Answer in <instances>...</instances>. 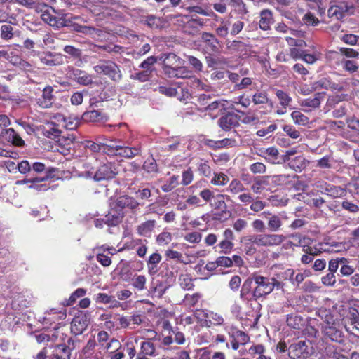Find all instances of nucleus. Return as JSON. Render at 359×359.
<instances>
[{"label": "nucleus", "instance_id": "obj_1", "mask_svg": "<svg viewBox=\"0 0 359 359\" xmlns=\"http://www.w3.org/2000/svg\"><path fill=\"white\" fill-rule=\"evenodd\" d=\"M86 148L93 154L107 156H118L120 157H134L140 155V151L135 148L123 147L116 144L114 141L98 144L91 141H88Z\"/></svg>", "mask_w": 359, "mask_h": 359}, {"label": "nucleus", "instance_id": "obj_2", "mask_svg": "<svg viewBox=\"0 0 359 359\" xmlns=\"http://www.w3.org/2000/svg\"><path fill=\"white\" fill-rule=\"evenodd\" d=\"M61 130L56 128L53 123H51V126L49 128L45 129L43 131L44 135L49 138L55 140L56 138H59L58 140L51 142L48 141L50 145L44 144V149L53 152L57 151L62 156H67L69 154L70 144L73 143L74 137L72 135H69L66 137L65 142L68 147H64L62 146V140L64 138H60ZM48 144V141H45Z\"/></svg>", "mask_w": 359, "mask_h": 359}, {"label": "nucleus", "instance_id": "obj_3", "mask_svg": "<svg viewBox=\"0 0 359 359\" xmlns=\"http://www.w3.org/2000/svg\"><path fill=\"white\" fill-rule=\"evenodd\" d=\"M286 239L283 234L260 233L248 237V241L258 247H276L280 245Z\"/></svg>", "mask_w": 359, "mask_h": 359}, {"label": "nucleus", "instance_id": "obj_4", "mask_svg": "<svg viewBox=\"0 0 359 359\" xmlns=\"http://www.w3.org/2000/svg\"><path fill=\"white\" fill-rule=\"evenodd\" d=\"M93 69L97 74L106 75L116 82L119 81L122 78L119 67L111 60H100L93 67Z\"/></svg>", "mask_w": 359, "mask_h": 359}, {"label": "nucleus", "instance_id": "obj_5", "mask_svg": "<svg viewBox=\"0 0 359 359\" xmlns=\"http://www.w3.org/2000/svg\"><path fill=\"white\" fill-rule=\"evenodd\" d=\"M226 198L229 199V196L218 194L215 196L213 200L210 202V206L214 210L219 211L215 214L214 218L215 219H226L231 216V212L227 210V205L225 201Z\"/></svg>", "mask_w": 359, "mask_h": 359}, {"label": "nucleus", "instance_id": "obj_6", "mask_svg": "<svg viewBox=\"0 0 359 359\" xmlns=\"http://www.w3.org/2000/svg\"><path fill=\"white\" fill-rule=\"evenodd\" d=\"M252 276L254 282L257 285L252 291V297L255 299H259L271 293V288L272 287L269 283V278L257 273H254Z\"/></svg>", "mask_w": 359, "mask_h": 359}, {"label": "nucleus", "instance_id": "obj_7", "mask_svg": "<svg viewBox=\"0 0 359 359\" xmlns=\"http://www.w3.org/2000/svg\"><path fill=\"white\" fill-rule=\"evenodd\" d=\"M90 323L88 314L80 312L74 316L71 323V332L75 335L81 334L88 327Z\"/></svg>", "mask_w": 359, "mask_h": 359}, {"label": "nucleus", "instance_id": "obj_8", "mask_svg": "<svg viewBox=\"0 0 359 359\" xmlns=\"http://www.w3.org/2000/svg\"><path fill=\"white\" fill-rule=\"evenodd\" d=\"M344 320L346 331L359 337V312L355 309H351Z\"/></svg>", "mask_w": 359, "mask_h": 359}, {"label": "nucleus", "instance_id": "obj_9", "mask_svg": "<svg viewBox=\"0 0 359 359\" xmlns=\"http://www.w3.org/2000/svg\"><path fill=\"white\" fill-rule=\"evenodd\" d=\"M354 6L352 4L343 2L341 5H333L327 11V15L330 18L339 20L344 17L346 13L353 11Z\"/></svg>", "mask_w": 359, "mask_h": 359}, {"label": "nucleus", "instance_id": "obj_10", "mask_svg": "<svg viewBox=\"0 0 359 359\" xmlns=\"http://www.w3.org/2000/svg\"><path fill=\"white\" fill-rule=\"evenodd\" d=\"M233 108V102L226 100H219L210 102L205 107V111H208L210 114H215V116H217L218 114H223L226 110Z\"/></svg>", "mask_w": 359, "mask_h": 359}, {"label": "nucleus", "instance_id": "obj_11", "mask_svg": "<svg viewBox=\"0 0 359 359\" xmlns=\"http://www.w3.org/2000/svg\"><path fill=\"white\" fill-rule=\"evenodd\" d=\"M158 60L163 62V69L165 74L170 72V69H173L177 66L182 65L180 58L172 53L162 54L158 57Z\"/></svg>", "mask_w": 359, "mask_h": 359}, {"label": "nucleus", "instance_id": "obj_12", "mask_svg": "<svg viewBox=\"0 0 359 359\" xmlns=\"http://www.w3.org/2000/svg\"><path fill=\"white\" fill-rule=\"evenodd\" d=\"M322 332L325 337L333 341L341 343L343 341V332L337 329L334 323L328 320L323 326Z\"/></svg>", "mask_w": 359, "mask_h": 359}, {"label": "nucleus", "instance_id": "obj_13", "mask_svg": "<svg viewBox=\"0 0 359 359\" xmlns=\"http://www.w3.org/2000/svg\"><path fill=\"white\" fill-rule=\"evenodd\" d=\"M53 93V88L52 86H48L45 87L42 95L36 99L37 104L43 109L51 107L55 101V96Z\"/></svg>", "mask_w": 359, "mask_h": 359}, {"label": "nucleus", "instance_id": "obj_14", "mask_svg": "<svg viewBox=\"0 0 359 359\" xmlns=\"http://www.w3.org/2000/svg\"><path fill=\"white\" fill-rule=\"evenodd\" d=\"M262 215L267 219L268 229L273 232L278 231L280 229L283 225V219L286 217L283 215L272 214L268 211H264Z\"/></svg>", "mask_w": 359, "mask_h": 359}, {"label": "nucleus", "instance_id": "obj_15", "mask_svg": "<svg viewBox=\"0 0 359 359\" xmlns=\"http://www.w3.org/2000/svg\"><path fill=\"white\" fill-rule=\"evenodd\" d=\"M116 172L117 171L115 166L111 163H104L96 171L94 175V179L96 181L111 179L116 174Z\"/></svg>", "mask_w": 359, "mask_h": 359}, {"label": "nucleus", "instance_id": "obj_16", "mask_svg": "<svg viewBox=\"0 0 359 359\" xmlns=\"http://www.w3.org/2000/svg\"><path fill=\"white\" fill-rule=\"evenodd\" d=\"M70 77L82 86H89L93 84V76L91 74H88L85 71H83L79 69L72 68Z\"/></svg>", "mask_w": 359, "mask_h": 359}, {"label": "nucleus", "instance_id": "obj_17", "mask_svg": "<svg viewBox=\"0 0 359 359\" xmlns=\"http://www.w3.org/2000/svg\"><path fill=\"white\" fill-rule=\"evenodd\" d=\"M41 62L48 66H56L63 63V55L56 53L43 52L39 53Z\"/></svg>", "mask_w": 359, "mask_h": 359}, {"label": "nucleus", "instance_id": "obj_18", "mask_svg": "<svg viewBox=\"0 0 359 359\" xmlns=\"http://www.w3.org/2000/svg\"><path fill=\"white\" fill-rule=\"evenodd\" d=\"M1 135L8 142L16 147H23L25 141L20 135L12 128L1 130Z\"/></svg>", "mask_w": 359, "mask_h": 359}, {"label": "nucleus", "instance_id": "obj_19", "mask_svg": "<svg viewBox=\"0 0 359 359\" xmlns=\"http://www.w3.org/2000/svg\"><path fill=\"white\" fill-rule=\"evenodd\" d=\"M325 93H317L313 97H308L300 101V105L302 107L308 108L305 111H309L312 109L318 108L321 102L324 100Z\"/></svg>", "mask_w": 359, "mask_h": 359}, {"label": "nucleus", "instance_id": "obj_20", "mask_svg": "<svg viewBox=\"0 0 359 359\" xmlns=\"http://www.w3.org/2000/svg\"><path fill=\"white\" fill-rule=\"evenodd\" d=\"M124 213L118 208H111L109 213L104 217V224L114 226L120 224L123 217Z\"/></svg>", "mask_w": 359, "mask_h": 359}, {"label": "nucleus", "instance_id": "obj_21", "mask_svg": "<svg viewBox=\"0 0 359 359\" xmlns=\"http://www.w3.org/2000/svg\"><path fill=\"white\" fill-rule=\"evenodd\" d=\"M54 119L57 122L58 126L65 128L67 130H73L77 127L79 121L76 117H65L62 114H57Z\"/></svg>", "mask_w": 359, "mask_h": 359}, {"label": "nucleus", "instance_id": "obj_22", "mask_svg": "<svg viewBox=\"0 0 359 359\" xmlns=\"http://www.w3.org/2000/svg\"><path fill=\"white\" fill-rule=\"evenodd\" d=\"M139 205V203L133 197L128 196H121L118 197L115 202V208L123 211L124 208L130 209H136Z\"/></svg>", "mask_w": 359, "mask_h": 359}, {"label": "nucleus", "instance_id": "obj_23", "mask_svg": "<svg viewBox=\"0 0 359 359\" xmlns=\"http://www.w3.org/2000/svg\"><path fill=\"white\" fill-rule=\"evenodd\" d=\"M70 348L65 344H59L54 347L49 359H70Z\"/></svg>", "mask_w": 359, "mask_h": 359}, {"label": "nucleus", "instance_id": "obj_24", "mask_svg": "<svg viewBox=\"0 0 359 359\" xmlns=\"http://www.w3.org/2000/svg\"><path fill=\"white\" fill-rule=\"evenodd\" d=\"M219 126L224 130H229L238 125L236 115L233 114H227L219 119Z\"/></svg>", "mask_w": 359, "mask_h": 359}, {"label": "nucleus", "instance_id": "obj_25", "mask_svg": "<svg viewBox=\"0 0 359 359\" xmlns=\"http://www.w3.org/2000/svg\"><path fill=\"white\" fill-rule=\"evenodd\" d=\"M201 39L205 43L207 48L213 52L217 53L219 51L218 39L211 33L203 32Z\"/></svg>", "mask_w": 359, "mask_h": 359}, {"label": "nucleus", "instance_id": "obj_26", "mask_svg": "<svg viewBox=\"0 0 359 359\" xmlns=\"http://www.w3.org/2000/svg\"><path fill=\"white\" fill-rule=\"evenodd\" d=\"M226 49L232 53L245 54L248 51V46L241 41H227L226 43Z\"/></svg>", "mask_w": 359, "mask_h": 359}, {"label": "nucleus", "instance_id": "obj_27", "mask_svg": "<svg viewBox=\"0 0 359 359\" xmlns=\"http://www.w3.org/2000/svg\"><path fill=\"white\" fill-rule=\"evenodd\" d=\"M170 72L166 74L170 78H189L191 72L187 67H182L181 65L177 66L173 69H170Z\"/></svg>", "mask_w": 359, "mask_h": 359}, {"label": "nucleus", "instance_id": "obj_28", "mask_svg": "<svg viewBox=\"0 0 359 359\" xmlns=\"http://www.w3.org/2000/svg\"><path fill=\"white\" fill-rule=\"evenodd\" d=\"M155 220H148L140 224L137 227V233L144 236H148L151 234L156 226Z\"/></svg>", "mask_w": 359, "mask_h": 359}, {"label": "nucleus", "instance_id": "obj_29", "mask_svg": "<svg viewBox=\"0 0 359 359\" xmlns=\"http://www.w3.org/2000/svg\"><path fill=\"white\" fill-rule=\"evenodd\" d=\"M140 352L150 357H156L158 355L156 346L149 340L141 343Z\"/></svg>", "mask_w": 359, "mask_h": 359}, {"label": "nucleus", "instance_id": "obj_30", "mask_svg": "<svg viewBox=\"0 0 359 359\" xmlns=\"http://www.w3.org/2000/svg\"><path fill=\"white\" fill-rule=\"evenodd\" d=\"M272 13L269 10H264L260 13L259 27L263 30H268L272 22Z\"/></svg>", "mask_w": 359, "mask_h": 359}, {"label": "nucleus", "instance_id": "obj_31", "mask_svg": "<svg viewBox=\"0 0 359 359\" xmlns=\"http://www.w3.org/2000/svg\"><path fill=\"white\" fill-rule=\"evenodd\" d=\"M235 140H233L231 139L225 138L222 140L215 141L212 140H206L205 142V144L212 148L214 149H219L222 148L226 146H231L235 144Z\"/></svg>", "mask_w": 359, "mask_h": 359}, {"label": "nucleus", "instance_id": "obj_32", "mask_svg": "<svg viewBox=\"0 0 359 359\" xmlns=\"http://www.w3.org/2000/svg\"><path fill=\"white\" fill-rule=\"evenodd\" d=\"M203 25V22L201 19H191L187 21L184 29L186 32L194 34L199 27Z\"/></svg>", "mask_w": 359, "mask_h": 359}, {"label": "nucleus", "instance_id": "obj_33", "mask_svg": "<svg viewBox=\"0 0 359 359\" xmlns=\"http://www.w3.org/2000/svg\"><path fill=\"white\" fill-rule=\"evenodd\" d=\"M291 118L297 125L305 126L309 123V118L299 111H294L292 112Z\"/></svg>", "mask_w": 359, "mask_h": 359}, {"label": "nucleus", "instance_id": "obj_34", "mask_svg": "<svg viewBox=\"0 0 359 359\" xmlns=\"http://www.w3.org/2000/svg\"><path fill=\"white\" fill-rule=\"evenodd\" d=\"M204 317L208 318L210 323L214 325H221L224 323L222 316L213 311L206 312L204 313Z\"/></svg>", "mask_w": 359, "mask_h": 359}, {"label": "nucleus", "instance_id": "obj_35", "mask_svg": "<svg viewBox=\"0 0 359 359\" xmlns=\"http://www.w3.org/2000/svg\"><path fill=\"white\" fill-rule=\"evenodd\" d=\"M287 324L293 329H300L303 324V319L297 315H288L287 317Z\"/></svg>", "mask_w": 359, "mask_h": 359}, {"label": "nucleus", "instance_id": "obj_36", "mask_svg": "<svg viewBox=\"0 0 359 359\" xmlns=\"http://www.w3.org/2000/svg\"><path fill=\"white\" fill-rule=\"evenodd\" d=\"M302 22L306 26H317L320 23V20L316 18L313 13L308 11L302 17Z\"/></svg>", "mask_w": 359, "mask_h": 359}, {"label": "nucleus", "instance_id": "obj_37", "mask_svg": "<svg viewBox=\"0 0 359 359\" xmlns=\"http://www.w3.org/2000/svg\"><path fill=\"white\" fill-rule=\"evenodd\" d=\"M276 95L279 100L280 105L285 109L290 105L292 100L287 93L281 90H276Z\"/></svg>", "mask_w": 359, "mask_h": 359}, {"label": "nucleus", "instance_id": "obj_38", "mask_svg": "<svg viewBox=\"0 0 359 359\" xmlns=\"http://www.w3.org/2000/svg\"><path fill=\"white\" fill-rule=\"evenodd\" d=\"M253 279L252 276L248 279L245 280L243 283L241 292H240V297L241 299H248V294L251 292V287Z\"/></svg>", "mask_w": 359, "mask_h": 359}, {"label": "nucleus", "instance_id": "obj_39", "mask_svg": "<svg viewBox=\"0 0 359 359\" xmlns=\"http://www.w3.org/2000/svg\"><path fill=\"white\" fill-rule=\"evenodd\" d=\"M147 278L143 275H138L132 279V285L139 291H142L146 288Z\"/></svg>", "mask_w": 359, "mask_h": 359}, {"label": "nucleus", "instance_id": "obj_40", "mask_svg": "<svg viewBox=\"0 0 359 359\" xmlns=\"http://www.w3.org/2000/svg\"><path fill=\"white\" fill-rule=\"evenodd\" d=\"M229 25L230 22L229 21L222 20L219 25L215 29L217 35L222 38L226 37L229 34Z\"/></svg>", "mask_w": 359, "mask_h": 359}, {"label": "nucleus", "instance_id": "obj_41", "mask_svg": "<svg viewBox=\"0 0 359 359\" xmlns=\"http://www.w3.org/2000/svg\"><path fill=\"white\" fill-rule=\"evenodd\" d=\"M284 163L287 162L291 168L296 172L301 171L304 168L302 161H299L298 158H281Z\"/></svg>", "mask_w": 359, "mask_h": 359}, {"label": "nucleus", "instance_id": "obj_42", "mask_svg": "<svg viewBox=\"0 0 359 359\" xmlns=\"http://www.w3.org/2000/svg\"><path fill=\"white\" fill-rule=\"evenodd\" d=\"M228 191L233 194H236L245 190L243 184L237 179H233L228 187Z\"/></svg>", "mask_w": 359, "mask_h": 359}, {"label": "nucleus", "instance_id": "obj_43", "mask_svg": "<svg viewBox=\"0 0 359 359\" xmlns=\"http://www.w3.org/2000/svg\"><path fill=\"white\" fill-rule=\"evenodd\" d=\"M0 31L1 38L4 40H9L13 37V27L10 25H3Z\"/></svg>", "mask_w": 359, "mask_h": 359}, {"label": "nucleus", "instance_id": "obj_44", "mask_svg": "<svg viewBox=\"0 0 359 359\" xmlns=\"http://www.w3.org/2000/svg\"><path fill=\"white\" fill-rule=\"evenodd\" d=\"M283 130L292 139L297 140L301 136L300 132L292 125L283 126Z\"/></svg>", "mask_w": 359, "mask_h": 359}, {"label": "nucleus", "instance_id": "obj_45", "mask_svg": "<svg viewBox=\"0 0 359 359\" xmlns=\"http://www.w3.org/2000/svg\"><path fill=\"white\" fill-rule=\"evenodd\" d=\"M341 40L350 46H359V36L353 34H346L341 37Z\"/></svg>", "mask_w": 359, "mask_h": 359}, {"label": "nucleus", "instance_id": "obj_46", "mask_svg": "<svg viewBox=\"0 0 359 359\" xmlns=\"http://www.w3.org/2000/svg\"><path fill=\"white\" fill-rule=\"evenodd\" d=\"M325 191L327 192V194L328 195H330V196H332L334 198L340 197L344 193V190L343 189H341V187H336L334 185H330V184H329L325 188Z\"/></svg>", "mask_w": 359, "mask_h": 359}, {"label": "nucleus", "instance_id": "obj_47", "mask_svg": "<svg viewBox=\"0 0 359 359\" xmlns=\"http://www.w3.org/2000/svg\"><path fill=\"white\" fill-rule=\"evenodd\" d=\"M229 181L228 177L224 173L215 174L211 180V183L216 186H222L226 184Z\"/></svg>", "mask_w": 359, "mask_h": 359}, {"label": "nucleus", "instance_id": "obj_48", "mask_svg": "<svg viewBox=\"0 0 359 359\" xmlns=\"http://www.w3.org/2000/svg\"><path fill=\"white\" fill-rule=\"evenodd\" d=\"M252 183V184L250 187L252 191L255 194L261 193L263 189L262 185L264 183V181L262 180V178L261 177H254Z\"/></svg>", "mask_w": 359, "mask_h": 359}, {"label": "nucleus", "instance_id": "obj_49", "mask_svg": "<svg viewBox=\"0 0 359 359\" xmlns=\"http://www.w3.org/2000/svg\"><path fill=\"white\" fill-rule=\"evenodd\" d=\"M143 168L147 172H156L158 170V167L155 158H147L144 162Z\"/></svg>", "mask_w": 359, "mask_h": 359}, {"label": "nucleus", "instance_id": "obj_50", "mask_svg": "<svg viewBox=\"0 0 359 359\" xmlns=\"http://www.w3.org/2000/svg\"><path fill=\"white\" fill-rule=\"evenodd\" d=\"M172 241V235L170 232L163 231L156 238V241L158 245H164L170 243Z\"/></svg>", "mask_w": 359, "mask_h": 359}, {"label": "nucleus", "instance_id": "obj_51", "mask_svg": "<svg viewBox=\"0 0 359 359\" xmlns=\"http://www.w3.org/2000/svg\"><path fill=\"white\" fill-rule=\"evenodd\" d=\"M252 102L255 104H266L269 102V98L266 93L258 92L253 95Z\"/></svg>", "mask_w": 359, "mask_h": 359}, {"label": "nucleus", "instance_id": "obj_52", "mask_svg": "<svg viewBox=\"0 0 359 359\" xmlns=\"http://www.w3.org/2000/svg\"><path fill=\"white\" fill-rule=\"evenodd\" d=\"M201 238V233L197 231L188 233L184 236V240L190 243H198Z\"/></svg>", "mask_w": 359, "mask_h": 359}, {"label": "nucleus", "instance_id": "obj_53", "mask_svg": "<svg viewBox=\"0 0 359 359\" xmlns=\"http://www.w3.org/2000/svg\"><path fill=\"white\" fill-rule=\"evenodd\" d=\"M210 96L205 94H200L197 97L198 105L200 110L205 111V107L210 103Z\"/></svg>", "mask_w": 359, "mask_h": 359}, {"label": "nucleus", "instance_id": "obj_54", "mask_svg": "<svg viewBox=\"0 0 359 359\" xmlns=\"http://www.w3.org/2000/svg\"><path fill=\"white\" fill-rule=\"evenodd\" d=\"M234 244L232 241L222 240L218 244V247L221 249V252L224 254L229 253L233 248Z\"/></svg>", "mask_w": 359, "mask_h": 359}, {"label": "nucleus", "instance_id": "obj_55", "mask_svg": "<svg viewBox=\"0 0 359 359\" xmlns=\"http://www.w3.org/2000/svg\"><path fill=\"white\" fill-rule=\"evenodd\" d=\"M72 27L74 31L85 34H93L95 31V29L91 27L81 25L76 23L73 24Z\"/></svg>", "mask_w": 359, "mask_h": 359}, {"label": "nucleus", "instance_id": "obj_56", "mask_svg": "<svg viewBox=\"0 0 359 359\" xmlns=\"http://www.w3.org/2000/svg\"><path fill=\"white\" fill-rule=\"evenodd\" d=\"M322 283L328 287H332L336 283V276L334 273L329 272L325 276L321 278Z\"/></svg>", "mask_w": 359, "mask_h": 359}, {"label": "nucleus", "instance_id": "obj_57", "mask_svg": "<svg viewBox=\"0 0 359 359\" xmlns=\"http://www.w3.org/2000/svg\"><path fill=\"white\" fill-rule=\"evenodd\" d=\"M199 196L205 203H209V204H210V202H212L215 195L212 190L209 189H204L200 191Z\"/></svg>", "mask_w": 359, "mask_h": 359}, {"label": "nucleus", "instance_id": "obj_58", "mask_svg": "<svg viewBox=\"0 0 359 359\" xmlns=\"http://www.w3.org/2000/svg\"><path fill=\"white\" fill-rule=\"evenodd\" d=\"M199 172L205 177H210L212 175V168L208 161L201 163L198 166Z\"/></svg>", "mask_w": 359, "mask_h": 359}, {"label": "nucleus", "instance_id": "obj_59", "mask_svg": "<svg viewBox=\"0 0 359 359\" xmlns=\"http://www.w3.org/2000/svg\"><path fill=\"white\" fill-rule=\"evenodd\" d=\"M83 118L89 121H98L101 118V113L98 111L93 110L85 113L83 114Z\"/></svg>", "mask_w": 359, "mask_h": 359}, {"label": "nucleus", "instance_id": "obj_60", "mask_svg": "<svg viewBox=\"0 0 359 359\" xmlns=\"http://www.w3.org/2000/svg\"><path fill=\"white\" fill-rule=\"evenodd\" d=\"M180 285L183 289L189 290L194 287V283L192 282V280L188 276H183L182 278H180Z\"/></svg>", "mask_w": 359, "mask_h": 359}, {"label": "nucleus", "instance_id": "obj_61", "mask_svg": "<svg viewBox=\"0 0 359 359\" xmlns=\"http://www.w3.org/2000/svg\"><path fill=\"white\" fill-rule=\"evenodd\" d=\"M63 50L65 53L74 57H79L81 55V50L72 46H65Z\"/></svg>", "mask_w": 359, "mask_h": 359}, {"label": "nucleus", "instance_id": "obj_62", "mask_svg": "<svg viewBox=\"0 0 359 359\" xmlns=\"http://www.w3.org/2000/svg\"><path fill=\"white\" fill-rule=\"evenodd\" d=\"M158 90L161 93L164 94L168 97L176 96L177 93L176 88L170 86H159Z\"/></svg>", "mask_w": 359, "mask_h": 359}, {"label": "nucleus", "instance_id": "obj_63", "mask_svg": "<svg viewBox=\"0 0 359 359\" xmlns=\"http://www.w3.org/2000/svg\"><path fill=\"white\" fill-rule=\"evenodd\" d=\"M236 340L239 341L241 344H245L249 341L248 335L243 331L237 330L233 334Z\"/></svg>", "mask_w": 359, "mask_h": 359}, {"label": "nucleus", "instance_id": "obj_64", "mask_svg": "<svg viewBox=\"0 0 359 359\" xmlns=\"http://www.w3.org/2000/svg\"><path fill=\"white\" fill-rule=\"evenodd\" d=\"M187 60L189 63L196 70V71H202L203 64L202 62L196 57L189 55L187 57Z\"/></svg>", "mask_w": 359, "mask_h": 359}]
</instances>
